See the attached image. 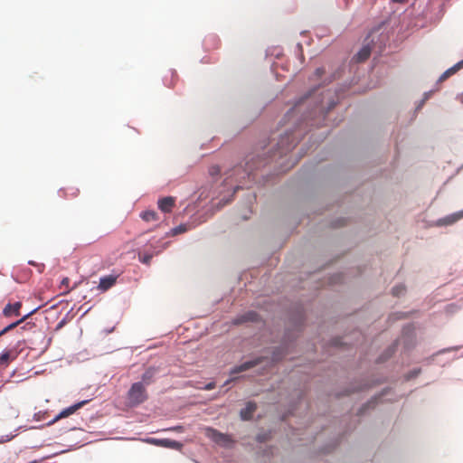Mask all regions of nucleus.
<instances>
[{
	"mask_svg": "<svg viewBox=\"0 0 463 463\" xmlns=\"http://www.w3.org/2000/svg\"><path fill=\"white\" fill-rule=\"evenodd\" d=\"M298 139L295 133L292 131H287L284 135L279 137V141L276 143V146L273 147L268 153H262L261 155L251 156L246 158L244 163H241L227 173L225 182L229 179H235L240 184H242V180L250 179L255 170L265 166L269 162L280 158L291 151L298 144Z\"/></svg>",
	"mask_w": 463,
	"mask_h": 463,
	"instance_id": "1",
	"label": "nucleus"
},
{
	"mask_svg": "<svg viewBox=\"0 0 463 463\" xmlns=\"http://www.w3.org/2000/svg\"><path fill=\"white\" fill-rule=\"evenodd\" d=\"M337 99L331 90L320 91V86H316L301 96L295 103L292 110L302 112L301 120L311 126L320 127L326 124V115L336 105Z\"/></svg>",
	"mask_w": 463,
	"mask_h": 463,
	"instance_id": "2",
	"label": "nucleus"
},
{
	"mask_svg": "<svg viewBox=\"0 0 463 463\" xmlns=\"http://www.w3.org/2000/svg\"><path fill=\"white\" fill-rule=\"evenodd\" d=\"M147 399L146 388L141 382L134 383L128 392V403L132 407L138 406Z\"/></svg>",
	"mask_w": 463,
	"mask_h": 463,
	"instance_id": "3",
	"label": "nucleus"
},
{
	"mask_svg": "<svg viewBox=\"0 0 463 463\" xmlns=\"http://www.w3.org/2000/svg\"><path fill=\"white\" fill-rule=\"evenodd\" d=\"M141 440L143 442L150 444V445L166 448V449H176V450H180L183 448V444L181 442L173 440V439H157V438H150L149 437V438L142 439Z\"/></svg>",
	"mask_w": 463,
	"mask_h": 463,
	"instance_id": "4",
	"label": "nucleus"
},
{
	"mask_svg": "<svg viewBox=\"0 0 463 463\" xmlns=\"http://www.w3.org/2000/svg\"><path fill=\"white\" fill-rule=\"evenodd\" d=\"M207 436L219 446L231 448L233 445V440L229 435L222 433L214 429L209 428L207 430Z\"/></svg>",
	"mask_w": 463,
	"mask_h": 463,
	"instance_id": "5",
	"label": "nucleus"
},
{
	"mask_svg": "<svg viewBox=\"0 0 463 463\" xmlns=\"http://www.w3.org/2000/svg\"><path fill=\"white\" fill-rule=\"evenodd\" d=\"M402 341L406 348H411L415 344V326L413 324H408L403 326L402 334Z\"/></svg>",
	"mask_w": 463,
	"mask_h": 463,
	"instance_id": "6",
	"label": "nucleus"
},
{
	"mask_svg": "<svg viewBox=\"0 0 463 463\" xmlns=\"http://www.w3.org/2000/svg\"><path fill=\"white\" fill-rule=\"evenodd\" d=\"M260 321V317L259 314L256 311L249 310L247 312L238 315L234 318L233 323L235 325H241L247 323H258Z\"/></svg>",
	"mask_w": 463,
	"mask_h": 463,
	"instance_id": "7",
	"label": "nucleus"
},
{
	"mask_svg": "<svg viewBox=\"0 0 463 463\" xmlns=\"http://www.w3.org/2000/svg\"><path fill=\"white\" fill-rule=\"evenodd\" d=\"M87 402H88V401L84 400V401L79 402H77V403H75V404H73V405H71V406L62 410L58 415H56L52 420H50L47 423V425L48 426L52 425L53 423H55L60 419L68 417L69 415L74 413L78 409L81 408Z\"/></svg>",
	"mask_w": 463,
	"mask_h": 463,
	"instance_id": "8",
	"label": "nucleus"
},
{
	"mask_svg": "<svg viewBox=\"0 0 463 463\" xmlns=\"http://www.w3.org/2000/svg\"><path fill=\"white\" fill-rule=\"evenodd\" d=\"M262 357L253 358L248 361L243 362L242 364L232 367L230 371V374H236L242 372H245L249 369L253 368L254 366L260 364L262 362Z\"/></svg>",
	"mask_w": 463,
	"mask_h": 463,
	"instance_id": "9",
	"label": "nucleus"
},
{
	"mask_svg": "<svg viewBox=\"0 0 463 463\" xmlns=\"http://www.w3.org/2000/svg\"><path fill=\"white\" fill-rule=\"evenodd\" d=\"M257 410V403L252 401L246 402L245 407L240 411V418L242 420H251L253 413Z\"/></svg>",
	"mask_w": 463,
	"mask_h": 463,
	"instance_id": "10",
	"label": "nucleus"
},
{
	"mask_svg": "<svg viewBox=\"0 0 463 463\" xmlns=\"http://www.w3.org/2000/svg\"><path fill=\"white\" fill-rule=\"evenodd\" d=\"M41 306H38L36 307L35 308H33V310H31L30 312H28L27 314H25L24 316H23L20 319L9 324L8 326H6L5 327H4L1 331H0V336L4 335L5 334H6L7 332H9L10 330L14 329V327L18 326L19 325H21L24 321H25L29 317H31L33 314H34L38 309H40Z\"/></svg>",
	"mask_w": 463,
	"mask_h": 463,
	"instance_id": "11",
	"label": "nucleus"
},
{
	"mask_svg": "<svg viewBox=\"0 0 463 463\" xmlns=\"http://www.w3.org/2000/svg\"><path fill=\"white\" fill-rule=\"evenodd\" d=\"M118 276L117 275H108L101 277L99 279V283L98 285V288L104 292L109 289L111 287H113L117 281Z\"/></svg>",
	"mask_w": 463,
	"mask_h": 463,
	"instance_id": "12",
	"label": "nucleus"
},
{
	"mask_svg": "<svg viewBox=\"0 0 463 463\" xmlns=\"http://www.w3.org/2000/svg\"><path fill=\"white\" fill-rule=\"evenodd\" d=\"M462 218H463V209L461 211L449 214V215L445 216L444 218L438 220L437 224L440 225V226L451 225Z\"/></svg>",
	"mask_w": 463,
	"mask_h": 463,
	"instance_id": "13",
	"label": "nucleus"
},
{
	"mask_svg": "<svg viewBox=\"0 0 463 463\" xmlns=\"http://www.w3.org/2000/svg\"><path fill=\"white\" fill-rule=\"evenodd\" d=\"M21 307H22V303L19 301L14 302V304L8 303L5 305V307L3 309V315L5 317H10L13 314L15 316H19L20 315L19 310H20Z\"/></svg>",
	"mask_w": 463,
	"mask_h": 463,
	"instance_id": "14",
	"label": "nucleus"
},
{
	"mask_svg": "<svg viewBox=\"0 0 463 463\" xmlns=\"http://www.w3.org/2000/svg\"><path fill=\"white\" fill-rule=\"evenodd\" d=\"M175 204V199L171 196L164 197L158 200V208L163 213H169Z\"/></svg>",
	"mask_w": 463,
	"mask_h": 463,
	"instance_id": "15",
	"label": "nucleus"
},
{
	"mask_svg": "<svg viewBox=\"0 0 463 463\" xmlns=\"http://www.w3.org/2000/svg\"><path fill=\"white\" fill-rule=\"evenodd\" d=\"M168 245V242L165 243L159 250H156L155 252H139L138 253V259L139 261L143 264L148 265L151 261V259L153 258L154 254L159 253L161 250H163L165 248H166Z\"/></svg>",
	"mask_w": 463,
	"mask_h": 463,
	"instance_id": "16",
	"label": "nucleus"
},
{
	"mask_svg": "<svg viewBox=\"0 0 463 463\" xmlns=\"http://www.w3.org/2000/svg\"><path fill=\"white\" fill-rule=\"evenodd\" d=\"M156 369L154 367H149L145 371V373L141 376V383L145 385H149L153 383L154 377L156 375Z\"/></svg>",
	"mask_w": 463,
	"mask_h": 463,
	"instance_id": "17",
	"label": "nucleus"
},
{
	"mask_svg": "<svg viewBox=\"0 0 463 463\" xmlns=\"http://www.w3.org/2000/svg\"><path fill=\"white\" fill-rule=\"evenodd\" d=\"M192 228V226L189 223H181L173 229H171L167 233L166 236H175L184 232H186Z\"/></svg>",
	"mask_w": 463,
	"mask_h": 463,
	"instance_id": "18",
	"label": "nucleus"
},
{
	"mask_svg": "<svg viewBox=\"0 0 463 463\" xmlns=\"http://www.w3.org/2000/svg\"><path fill=\"white\" fill-rule=\"evenodd\" d=\"M397 348V343H393L392 345L387 347L384 352L379 356L378 363H383L388 360L395 353Z\"/></svg>",
	"mask_w": 463,
	"mask_h": 463,
	"instance_id": "19",
	"label": "nucleus"
},
{
	"mask_svg": "<svg viewBox=\"0 0 463 463\" xmlns=\"http://www.w3.org/2000/svg\"><path fill=\"white\" fill-rule=\"evenodd\" d=\"M371 54V47L369 44L364 45L362 49L357 52L355 58L358 61H365Z\"/></svg>",
	"mask_w": 463,
	"mask_h": 463,
	"instance_id": "20",
	"label": "nucleus"
},
{
	"mask_svg": "<svg viewBox=\"0 0 463 463\" xmlns=\"http://www.w3.org/2000/svg\"><path fill=\"white\" fill-rule=\"evenodd\" d=\"M140 217L146 222L156 221L158 219L157 213L153 210L142 212Z\"/></svg>",
	"mask_w": 463,
	"mask_h": 463,
	"instance_id": "21",
	"label": "nucleus"
},
{
	"mask_svg": "<svg viewBox=\"0 0 463 463\" xmlns=\"http://www.w3.org/2000/svg\"><path fill=\"white\" fill-rule=\"evenodd\" d=\"M406 291L405 286L403 284H398L394 286L392 289V293L394 297H401L404 295Z\"/></svg>",
	"mask_w": 463,
	"mask_h": 463,
	"instance_id": "22",
	"label": "nucleus"
},
{
	"mask_svg": "<svg viewBox=\"0 0 463 463\" xmlns=\"http://www.w3.org/2000/svg\"><path fill=\"white\" fill-rule=\"evenodd\" d=\"M271 437L270 431H261L257 434L256 440L260 443L268 441Z\"/></svg>",
	"mask_w": 463,
	"mask_h": 463,
	"instance_id": "23",
	"label": "nucleus"
},
{
	"mask_svg": "<svg viewBox=\"0 0 463 463\" xmlns=\"http://www.w3.org/2000/svg\"><path fill=\"white\" fill-rule=\"evenodd\" d=\"M420 373V368H414L411 371H409L406 375H405V379L407 381H410L411 379H414L416 378L419 374Z\"/></svg>",
	"mask_w": 463,
	"mask_h": 463,
	"instance_id": "24",
	"label": "nucleus"
},
{
	"mask_svg": "<svg viewBox=\"0 0 463 463\" xmlns=\"http://www.w3.org/2000/svg\"><path fill=\"white\" fill-rule=\"evenodd\" d=\"M455 70L453 69V67H450L449 68L447 71H445L439 78V81H443L445 80L446 79H448L449 77H450L451 75H453L455 73Z\"/></svg>",
	"mask_w": 463,
	"mask_h": 463,
	"instance_id": "25",
	"label": "nucleus"
},
{
	"mask_svg": "<svg viewBox=\"0 0 463 463\" xmlns=\"http://www.w3.org/2000/svg\"><path fill=\"white\" fill-rule=\"evenodd\" d=\"M16 436H17V433H11V434H7V435H3L0 438V443L8 442V441L12 440L13 439H14Z\"/></svg>",
	"mask_w": 463,
	"mask_h": 463,
	"instance_id": "26",
	"label": "nucleus"
},
{
	"mask_svg": "<svg viewBox=\"0 0 463 463\" xmlns=\"http://www.w3.org/2000/svg\"><path fill=\"white\" fill-rule=\"evenodd\" d=\"M10 359V352L9 351H4L2 354H0V363L1 364H7Z\"/></svg>",
	"mask_w": 463,
	"mask_h": 463,
	"instance_id": "27",
	"label": "nucleus"
},
{
	"mask_svg": "<svg viewBox=\"0 0 463 463\" xmlns=\"http://www.w3.org/2000/svg\"><path fill=\"white\" fill-rule=\"evenodd\" d=\"M165 431H175V432H184V426L182 425H176V426H173V427H170V428H167V429H165L164 430Z\"/></svg>",
	"mask_w": 463,
	"mask_h": 463,
	"instance_id": "28",
	"label": "nucleus"
},
{
	"mask_svg": "<svg viewBox=\"0 0 463 463\" xmlns=\"http://www.w3.org/2000/svg\"><path fill=\"white\" fill-rule=\"evenodd\" d=\"M214 388H215V383L214 382H210V383H206L203 386L198 387V389L205 390V391H210V390H213Z\"/></svg>",
	"mask_w": 463,
	"mask_h": 463,
	"instance_id": "29",
	"label": "nucleus"
},
{
	"mask_svg": "<svg viewBox=\"0 0 463 463\" xmlns=\"http://www.w3.org/2000/svg\"><path fill=\"white\" fill-rule=\"evenodd\" d=\"M282 355H283V354H282V353H281V351H280V348H278V349L273 353V357H272V359H273L274 361H279V360H280V359L282 358Z\"/></svg>",
	"mask_w": 463,
	"mask_h": 463,
	"instance_id": "30",
	"label": "nucleus"
},
{
	"mask_svg": "<svg viewBox=\"0 0 463 463\" xmlns=\"http://www.w3.org/2000/svg\"><path fill=\"white\" fill-rule=\"evenodd\" d=\"M37 427H27V426H19L17 427L15 430H14V433H19V431H22V430H32V429H36Z\"/></svg>",
	"mask_w": 463,
	"mask_h": 463,
	"instance_id": "31",
	"label": "nucleus"
},
{
	"mask_svg": "<svg viewBox=\"0 0 463 463\" xmlns=\"http://www.w3.org/2000/svg\"><path fill=\"white\" fill-rule=\"evenodd\" d=\"M325 72V70L323 68H317L315 72H314V76L316 78H320Z\"/></svg>",
	"mask_w": 463,
	"mask_h": 463,
	"instance_id": "32",
	"label": "nucleus"
},
{
	"mask_svg": "<svg viewBox=\"0 0 463 463\" xmlns=\"http://www.w3.org/2000/svg\"><path fill=\"white\" fill-rule=\"evenodd\" d=\"M453 69L455 70V71L457 72L458 70H460L461 68H463V59L461 61H459L458 62H457L455 65L452 66Z\"/></svg>",
	"mask_w": 463,
	"mask_h": 463,
	"instance_id": "33",
	"label": "nucleus"
},
{
	"mask_svg": "<svg viewBox=\"0 0 463 463\" xmlns=\"http://www.w3.org/2000/svg\"><path fill=\"white\" fill-rule=\"evenodd\" d=\"M220 173V168L218 166H213L210 170V174L212 175H218Z\"/></svg>",
	"mask_w": 463,
	"mask_h": 463,
	"instance_id": "34",
	"label": "nucleus"
},
{
	"mask_svg": "<svg viewBox=\"0 0 463 463\" xmlns=\"http://www.w3.org/2000/svg\"><path fill=\"white\" fill-rule=\"evenodd\" d=\"M404 315H405V313L400 312V313L392 314V317H393L395 319H400V318H402L404 317Z\"/></svg>",
	"mask_w": 463,
	"mask_h": 463,
	"instance_id": "35",
	"label": "nucleus"
},
{
	"mask_svg": "<svg viewBox=\"0 0 463 463\" xmlns=\"http://www.w3.org/2000/svg\"><path fill=\"white\" fill-rule=\"evenodd\" d=\"M51 342H52V338L51 337L46 339L45 346H44L43 352H44L49 347V345H51Z\"/></svg>",
	"mask_w": 463,
	"mask_h": 463,
	"instance_id": "36",
	"label": "nucleus"
},
{
	"mask_svg": "<svg viewBox=\"0 0 463 463\" xmlns=\"http://www.w3.org/2000/svg\"><path fill=\"white\" fill-rule=\"evenodd\" d=\"M230 201H231V198H229V199H224V198H222V199L220 201V203H220L222 206H223V205L227 204Z\"/></svg>",
	"mask_w": 463,
	"mask_h": 463,
	"instance_id": "37",
	"label": "nucleus"
},
{
	"mask_svg": "<svg viewBox=\"0 0 463 463\" xmlns=\"http://www.w3.org/2000/svg\"><path fill=\"white\" fill-rule=\"evenodd\" d=\"M424 103H425V99H422L420 101V103H419V105H418V107H417V109H420L423 106V104H424Z\"/></svg>",
	"mask_w": 463,
	"mask_h": 463,
	"instance_id": "38",
	"label": "nucleus"
},
{
	"mask_svg": "<svg viewBox=\"0 0 463 463\" xmlns=\"http://www.w3.org/2000/svg\"><path fill=\"white\" fill-rule=\"evenodd\" d=\"M65 324V319H62L57 326V329L61 328V326H63V325Z\"/></svg>",
	"mask_w": 463,
	"mask_h": 463,
	"instance_id": "39",
	"label": "nucleus"
},
{
	"mask_svg": "<svg viewBox=\"0 0 463 463\" xmlns=\"http://www.w3.org/2000/svg\"><path fill=\"white\" fill-rule=\"evenodd\" d=\"M430 93H431L430 91V92H425L424 98H423V99H425V101L430 98Z\"/></svg>",
	"mask_w": 463,
	"mask_h": 463,
	"instance_id": "40",
	"label": "nucleus"
},
{
	"mask_svg": "<svg viewBox=\"0 0 463 463\" xmlns=\"http://www.w3.org/2000/svg\"><path fill=\"white\" fill-rule=\"evenodd\" d=\"M27 326H32L31 323H27L26 325H24V326L21 327L22 330H25L27 328Z\"/></svg>",
	"mask_w": 463,
	"mask_h": 463,
	"instance_id": "41",
	"label": "nucleus"
},
{
	"mask_svg": "<svg viewBox=\"0 0 463 463\" xmlns=\"http://www.w3.org/2000/svg\"><path fill=\"white\" fill-rule=\"evenodd\" d=\"M69 281H70V280H69V279H68V278H65V279H62V282H61V283H62V284H68V283H69Z\"/></svg>",
	"mask_w": 463,
	"mask_h": 463,
	"instance_id": "42",
	"label": "nucleus"
},
{
	"mask_svg": "<svg viewBox=\"0 0 463 463\" xmlns=\"http://www.w3.org/2000/svg\"><path fill=\"white\" fill-rule=\"evenodd\" d=\"M164 84L166 85L167 87L171 86V83H168L165 79H164Z\"/></svg>",
	"mask_w": 463,
	"mask_h": 463,
	"instance_id": "43",
	"label": "nucleus"
},
{
	"mask_svg": "<svg viewBox=\"0 0 463 463\" xmlns=\"http://www.w3.org/2000/svg\"><path fill=\"white\" fill-rule=\"evenodd\" d=\"M366 387H367V385H363V386L359 387L356 391H362Z\"/></svg>",
	"mask_w": 463,
	"mask_h": 463,
	"instance_id": "44",
	"label": "nucleus"
},
{
	"mask_svg": "<svg viewBox=\"0 0 463 463\" xmlns=\"http://www.w3.org/2000/svg\"><path fill=\"white\" fill-rule=\"evenodd\" d=\"M297 48H298V50L301 51V49H302L301 44H300V43H298V44H297Z\"/></svg>",
	"mask_w": 463,
	"mask_h": 463,
	"instance_id": "45",
	"label": "nucleus"
},
{
	"mask_svg": "<svg viewBox=\"0 0 463 463\" xmlns=\"http://www.w3.org/2000/svg\"><path fill=\"white\" fill-rule=\"evenodd\" d=\"M239 188H241V185H239V184H238V185H236V186L234 187V192H233V193H235Z\"/></svg>",
	"mask_w": 463,
	"mask_h": 463,
	"instance_id": "46",
	"label": "nucleus"
},
{
	"mask_svg": "<svg viewBox=\"0 0 463 463\" xmlns=\"http://www.w3.org/2000/svg\"><path fill=\"white\" fill-rule=\"evenodd\" d=\"M392 2H395V3H402L403 2L404 0H392Z\"/></svg>",
	"mask_w": 463,
	"mask_h": 463,
	"instance_id": "47",
	"label": "nucleus"
},
{
	"mask_svg": "<svg viewBox=\"0 0 463 463\" xmlns=\"http://www.w3.org/2000/svg\"><path fill=\"white\" fill-rule=\"evenodd\" d=\"M275 55H276L277 57H279V56L280 55V52H279V51H278V52L275 53Z\"/></svg>",
	"mask_w": 463,
	"mask_h": 463,
	"instance_id": "48",
	"label": "nucleus"
},
{
	"mask_svg": "<svg viewBox=\"0 0 463 463\" xmlns=\"http://www.w3.org/2000/svg\"><path fill=\"white\" fill-rule=\"evenodd\" d=\"M231 382H232V380H231V379H230V380H227V381L225 382V383H224V384L226 385V384H228V383H231Z\"/></svg>",
	"mask_w": 463,
	"mask_h": 463,
	"instance_id": "49",
	"label": "nucleus"
},
{
	"mask_svg": "<svg viewBox=\"0 0 463 463\" xmlns=\"http://www.w3.org/2000/svg\"><path fill=\"white\" fill-rule=\"evenodd\" d=\"M452 348H449V349H443L441 352H446V351H449L451 350Z\"/></svg>",
	"mask_w": 463,
	"mask_h": 463,
	"instance_id": "50",
	"label": "nucleus"
},
{
	"mask_svg": "<svg viewBox=\"0 0 463 463\" xmlns=\"http://www.w3.org/2000/svg\"><path fill=\"white\" fill-rule=\"evenodd\" d=\"M28 263H29L30 265H33V264H34V262H33V261H32V260H30Z\"/></svg>",
	"mask_w": 463,
	"mask_h": 463,
	"instance_id": "51",
	"label": "nucleus"
},
{
	"mask_svg": "<svg viewBox=\"0 0 463 463\" xmlns=\"http://www.w3.org/2000/svg\"><path fill=\"white\" fill-rule=\"evenodd\" d=\"M34 419H35V420H38V418H37V414H36V413L34 414Z\"/></svg>",
	"mask_w": 463,
	"mask_h": 463,
	"instance_id": "52",
	"label": "nucleus"
}]
</instances>
